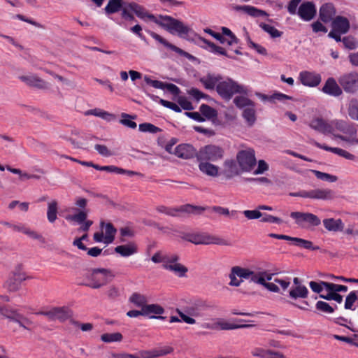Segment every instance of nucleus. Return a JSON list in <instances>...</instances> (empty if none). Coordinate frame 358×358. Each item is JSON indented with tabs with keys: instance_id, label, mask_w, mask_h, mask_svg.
<instances>
[{
	"instance_id": "nucleus-1",
	"label": "nucleus",
	"mask_w": 358,
	"mask_h": 358,
	"mask_svg": "<svg viewBox=\"0 0 358 358\" xmlns=\"http://www.w3.org/2000/svg\"><path fill=\"white\" fill-rule=\"evenodd\" d=\"M182 238L195 245H231L225 239L206 232L185 234Z\"/></svg>"
},
{
	"instance_id": "nucleus-2",
	"label": "nucleus",
	"mask_w": 358,
	"mask_h": 358,
	"mask_svg": "<svg viewBox=\"0 0 358 358\" xmlns=\"http://www.w3.org/2000/svg\"><path fill=\"white\" fill-rule=\"evenodd\" d=\"M114 277L111 271L106 268H94L85 274L87 282L82 285L93 289H98L106 285Z\"/></svg>"
},
{
	"instance_id": "nucleus-3",
	"label": "nucleus",
	"mask_w": 358,
	"mask_h": 358,
	"mask_svg": "<svg viewBox=\"0 0 358 358\" xmlns=\"http://www.w3.org/2000/svg\"><path fill=\"white\" fill-rule=\"evenodd\" d=\"M208 307L209 306L205 301H196L191 305L186 306L184 311L177 308L176 313L179 315L182 321L189 324H194L196 323V320L192 317L203 316L201 311Z\"/></svg>"
},
{
	"instance_id": "nucleus-4",
	"label": "nucleus",
	"mask_w": 358,
	"mask_h": 358,
	"mask_svg": "<svg viewBox=\"0 0 358 358\" xmlns=\"http://www.w3.org/2000/svg\"><path fill=\"white\" fill-rule=\"evenodd\" d=\"M0 315L8 319L10 322L17 324L24 329L31 331L34 327V322L31 320L21 314L17 310L9 306H0Z\"/></svg>"
},
{
	"instance_id": "nucleus-5",
	"label": "nucleus",
	"mask_w": 358,
	"mask_h": 358,
	"mask_svg": "<svg viewBox=\"0 0 358 358\" xmlns=\"http://www.w3.org/2000/svg\"><path fill=\"white\" fill-rule=\"evenodd\" d=\"M157 24L171 34H173L176 33L180 36L187 34L189 31V27L185 25L181 21L169 15H159Z\"/></svg>"
},
{
	"instance_id": "nucleus-6",
	"label": "nucleus",
	"mask_w": 358,
	"mask_h": 358,
	"mask_svg": "<svg viewBox=\"0 0 358 358\" xmlns=\"http://www.w3.org/2000/svg\"><path fill=\"white\" fill-rule=\"evenodd\" d=\"M224 150L218 145L209 144L198 150V162H217L224 157Z\"/></svg>"
},
{
	"instance_id": "nucleus-7",
	"label": "nucleus",
	"mask_w": 358,
	"mask_h": 358,
	"mask_svg": "<svg viewBox=\"0 0 358 358\" xmlns=\"http://www.w3.org/2000/svg\"><path fill=\"white\" fill-rule=\"evenodd\" d=\"M156 210L161 213L166 214L169 216H178V213H192L194 215H201L205 210V207L193 206L191 204H185L176 208H169L165 206H159Z\"/></svg>"
},
{
	"instance_id": "nucleus-8",
	"label": "nucleus",
	"mask_w": 358,
	"mask_h": 358,
	"mask_svg": "<svg viewBox=\"0 0 358 358\" xmlns=\"http://www.w3.org/2000/svg\"><path fill=\"white\" fill-rule=\"evenodd\" d=\"M236 159L243 172H251L257 164L255 150L251 148L240 150Z\"/></svg>"
},
{
	"instance_id": "nucleus-9",
	"label": "nucleus",
	"mask_w": 358,
	"mask_h": 358,
	"mask_svg": "<svg viewBox=\"0 0 358 358\" xmlns=\"http://www.w3.org/2000/svg\"><path fill=\"white\" fill-rule=\"evenodd\" d=\"M243 92V87L239 85L231 79L220 81L217 85V92L222 98L226 100L231 99L234 94L242 93Z\"/></svg>"
},
{
	"instance_id": "nucleus-10",
	"label": "nucleus",
	"mask_w": 358,
	"mask_h": 358,
	"mask_svg": "<svg viewBox=\"0 0 358 358\" xmlns=\"http://www.w3.org/2000/svg\"><path fill=\"white\" fill-rule=\"evenodd\" d=\"M290 195L320 200H331L336 197L335 192L328 188H317L309 191L303 190L296 193H290Z\"/></svg>"
},
{
	"instance_id": "nucleus-11",
	"label": "nucleus",
	"mask_w": 358,
	"mask_h": 358,
	"mask_svg": "<svg viewBox=\"0 0 358 358\" xmlns=\"http://www.w3.org/2000/svg\"><path fill=\"white\" fill-rule=\"evenodd\" d=\"M342 90L346 93L355 94L358 91V73L355 71L343 74L338 78Z\"/></svg>"
},
{
	"instance_id": "nucleus-12",
	"label": "nucleus",
	"mask_w": 358,
	"mask_h": 358,
	"mask_svg": "<svg viewBox=\"0 0 358 358\" xmlns=\"http://www.w3.org/2000/svg\"><path fill=\"white\" fill-rule=\"evenodd\" d=\"M340 122L338 120H334L331 122H327L324 120L320 117H316L313 119L308 124L309 127L323 134H333L334 131V127H338Z\"/></svg>"
},
{
	"instance_id": "nucleus-13",
	"label": "nucleus",
	"mask_w": 358,
	"mask_h": 358,
	"mask_svg": "<svg viewBox=\"0 0 358 358\" xmlns=\"http://www.w3.org/2000/svg\"><path fill=\"white\" fill-rule=\"evenodd\" d=\"M37 314L44 315L52 321L57 320L60 322H64L71 317L72 312L68 307L62 306L54 307L49 310L41 311Z\"/></svg>"
},
{
	"instance_id": "nucleus-14",
	"label": "nucleus",
	"mask_w": 358,
	"mask_h": 358,
	"mask_svg": "<svg viewBox=\"0 0 358 358\" xmlns=\"http://www.w3.org/2000/svg\"><path fill=\"white\" fill-rule=\"evenodd\" d=\"M290 217L295 220L298 225L301 227H304V223L313 227L318 226L321 223L320 219L310 213L292 212Z\"/></svg>"
},
{
	"instance_id": "nucleus-15",
	"label": "nucleus",
	"mask_w": 358,
	"mask_h": 358,
	"mask_svg": "<svg viewBox=\"0 0 358 358\" xmlns=\"http://www.w3.org/2000/svg\"><path fill=\"white\" fill-rule=\"evenodd\" d=\"M87 210H79L78 213L73 215H68L65 217V219L69 222H74L78 224H81L79 228L80 231H87L90 227L92 225L93 222L92 220H87Z\"/></svg>"
},
{
	"instance_id": "nucleus-16",
	"label": "nucleus",
	"mask_w": 358,
	"mask_h": 358,
	"mask_svg": "<svg viewBox=\"0 0 358 358\" xmlns=\"http://www.w3.org/2000/svg\"><path fill=\"white\" fill-rule=\"evenodd\" d=\"M27 279L25 274L22 272L13 271L4 283V287L8 292L17 291L21 285V282Z\"/></svg>"
},
{
	"instance_id": "nucleus-17",
	"label": "nucleus",
	"mask_w": 358,
	"mask_h": 358,
	"mask_svg": "<svg viewBox=\"0 0 358 358\" xmlns=\"http://www.w3.org/2000/svg\"><path fill=\"white\" fill-rule=\"evenodd\" d=\"M80 164L88 166H92L94 169L100 171H106L110 173H115L117 174H122L128 178H132L136 176H139L140 174L137 172L131 171H127L124 170L118 167H116L115 166H100L97 164H94L92 162H80Z\"/></svg>"
},
{
	"instance_id": "nucleus-18",
	"label": "nucleus",
	"mask_w": 358,
	"mask_h": 358,
	"mask_svg": "<svg viewBox=\"0 0 358 358\" xmlns=\"http://www.w3.org/2000/svg\"><path fill=\"white\" fill-rule=\"evenodd\" d=\"M173 154L179 158L189 159L197 158L198 151L191 144L182 143L174 148Z\"/></svg>"
},
{
	"instance_id": "nucleus-19",
	"label": "nucleus",
	"mask_w": 358,
	"mask_h": 358,
	"mask_svg": "<svg viewBox=\"0 0 358 358\" xmlns=\"http://www.w3.org/2000/svg\"><path fill=\"white\" fill-rule=\"evenodd\" d=\"M299 78L304 86L310 87H317L322 80L320 74L308 71L300 72Z\"/></svg>"
},
{
	"instance_id": "nucleus-20",
	"label": "nucleus",
	"mask_w": 358,
	"mask_h": 358,
	"mask_svg": "<svg viewBox=\"0 0 358 358\" xmlns=\"http://www.w3.org/2000/svg\"><path fill=\"white\" fill-rule=\"evenodd\" d=\"M129 8L138 17L142 20L148 19L157 24L159 16L156 17L150 13L143 6L135 2H130L129 3Z\"/></svg>"
},
{
	"instance_id": "nucleus-21",
	"label": "nucleus",
	"mask_w": 358,
	"mask_h": 358,
	"mask_svg": "<svg viewBox=\"0 0 358 358\" xmlns=\"http://www.w3.org/2000/svg\"><path fill=\"white\" fill-rule=\"evenodd\" d=\"M316 12L315 4L313 2L306 1L299 6L297 13L303 20L310 21L314 18Z\"/></svg>"
},
{
	"instance_id": "nucleus-22",
	"label": "nucleus",
	"mask_w": 358,
	"mask_h": 358,
	"mask_svg": "<svg viewBox=\"0 0 358 358\" xmlns=\"http://www.w3.org/2000/svg\"><path fill=\"white\" fill-rule=\"evenodd\" d=\"M322 92L334 97L339 96L343 94L341 85H339L336 80L332 77L327 78L322 88Z\"/></svg>"
},
{
	"instance_id": "nucleus-23",
	"label": "nucleus",
	"mask_w": 358,
	"mask_h": 358,
	"mask_svg": "<svg viewBox=\"0 0 358 358\" xmlns=\"http://www.w3.org/2000/svg\"><path fill=\"white\" fill-rule=\"evenodd\" d=\"M310 143L318 148L324 150L326 151L331 152H333L336 155H338L342 157H344L347 159L354 160L355 158V155H353L352 154L350 153L349 152H348L343 149H341L339 148L329 147L325 144H321V143L315 141V140H311L310 141Z\"/></svg>"
},
{
	"instance_id": "nucleus-24",
	"label": "nucleus",
	"mask_w": 358,
	"mask_h": 358,
	"mask_svg": "<svg viewBox=\"0 0 358 358\" xmlns=\"http://www.w3.org/2000/svg\"><path fill=\"white\" fill-rule=\"evenodd\" d=\"M150 36L154 38L155 41H158L161 44L164 45L166 48L170 49L171 50L176 52L180 56H183L187 58L192 57V55L189 54L188 52L184 51L183 50L179 48L178 47L168 42L166 39H164L163 37H162L158 34L154 32V31H149Z\"/></svg>"
},
{
	"instance_id": "nucleus-25",
	"label": "nucleus",
	"mask_w": 358,
	"mask_h": 358,
	"mask_svg": "<svg viewBox=\"0 0 358 358\" xmlns=\"http://www.w3.org/2000/svg\"><path fill=\"white\" fill-rule=\"evenodd\" d=\"M114 251L122 257H128L138 252V245L134 242H129L115 247Z\"/></svg>"
},
{
	"instance_id": "nucleus-26",
	"label": "nucleus",
	"mask_w": 358,
	"mask_h": 358,
	"mask_svg": "<svg viewBox=\"0 0 358 358\" xmlns=\"http://www.w3.org/2000/svg\"><path fill=\"white\" fill-rule=\"evenodd\" d=\"M164 313V308L159 304H146L143 308L144 316H148L150 318L164 320L165 317L160 316Z\"/></svg>"
},
{
	"instance_id": "nucleus-27",
	"label": "nucleus",
	"mask_w": 358,
	"mask_h": 358,
	"mask_svg": "<svg viewBox=\"0 0 358 358\" xmlns=\"http://www.w3.org/2000/svg\"><path fill=\"white\" fill-rule=\"evenodd\" d=\"M241 169L234 159H226L223 164V173L227 177H234L240 174Z\"/></svg>"
},
{
	"instance_id": "nucleus-28",
	"label": "nucleus",
	"mask_w": 358,
	"mask_h": 358,
	"mask_svg": "<svg viewBox=\"0 0 358 358\" xmlns=\"http://www.w3.org/2000/svg\"><path fill=\"white\" fill-rule=\"evenodd\" d=\"M199 40L203 42L205 45H206V46L201 45V47L203 48L208 50L210 52L215 55H224L229 58L232 57L231 55H229L227 54V52L224 48L215 45L214 43L209 41L208 40L206 39L203 37L199 36Z\"/></svg>"
},
{
	"instance_id": "nucleus-29",
	"label": "nucleus",
	"mask_w": 358,
	"mask_h": 358,
	"mask_svg": "<svg viewBox=\"0 0 358 358\" xmlns=\"http://www.w3.org/2000/svg\"><path fill=\"white\" fill-rule=\"evenodd\" d=\"M332 28L338 33L346 34L350 29L348 19L343 16H336L332 21Z\"/></svg>"
},
{
	"instance_id": "nucleus-30",
	"label": "nucleus",
	"mask_w": 358,
	"mask_h": 358,
	"mask_svg": "<svg viewBox=\"0 0 358 358\" xmlns=\"http://www.w3.org/2000/svg\"><path fill=\"white\" fill-rule=\"evenodd\" d=\"M179 259V257L177 255H167L164 253L162 251L157 252L151 258V260L155 263H163L166 264L168 263H176Z\"/></svg>"
},
{
	"instance_id": "nucleus-31",
	"label": "nucleus",
	"mask_w": 358,
	"mask_h": 358,
	"mask_svg": "<svg viewBox=\"0 0 358 358\" xmlns=\"http://www.w3.org/2000/svg\"><path fill=\"white\" fill-rule=\"evenodd\" d=\"M126 2L123 0H109L103 8L104 13L108 16L121 12Z\"/></svg>"
},
{
	"instance_id": "nucleus-32",
	"label": "nucleus",
	"mask_w": 358,
	"mask_h": 358,
	"mask_svg": "<svg viewBox=\"0 0 358 358\" xmlns=\"http://www.w3.org/2000/svg\"><path fill=\"white\" fill-rule=\"evenodd\" d=\"M335 13V8L331 3L323 4L320 8V18L325 23L330 22Z\"/></svg>"
},
{
	"instance_id": "nucleus-33",
	"label": "nucleus",
	"mask_w": 358,
	"mask_h": 358,
	"mask_svg": "<svg viewBox=\"0 0 358 358\" xmlns=\"http://www.w3.org/2000/svg\"><path fill=\"white\" fill-rule=\"evenodd\" d=\"M222 78L220 76L208 73L206 76L200 78V82L207 90H214L217 85L220 82Z\"/></svg>"
},
{
	"instance_id": "nucleus-34",
	"label": "nucleus",
	"mask_w": 358,
	"mask_h": 358,
	"mask_svg": "<svg viewBox=\"0 0 358 358\" xmlns=\"http://www.w3.org/2000/svg\"><path fill=\"white\" fill-rule=\"evenodd\" d=\"M199 170L204 174L210 177H217L219 173V167L209 162H199Z\"/></svg>"
},
{
	"instance_id": "nucleus-35",
	"label": "nucleus",
	"mask_w": 358,
	"mask_h": 358,
	"mask_svg": "<svg viewBox=\"0 0 358 358\" xmlns=\"http://www.w3.org/2000/svg\"><path fill=\"white\" fill-rule=\"evenodd\" d=\"M20 79L29 86L38 88H45L47 87V83L36 76H22L20 77Z\"/></svg>"
},
{
	"instance_id": "nucleus-36",
	"label": "nucleus",
	"mask_w": 358,
	"mask_h": 358,
	"mask_svg": "<svg viewBox=\"0 0 358 358\" xmlns=\"http://www.w3.org/2000/svg\"><path fill=\"white\" fill-rule=\"evenodd\" d=\"M308 290L306 286L292 287L289 291V297L294 301L308 297Z\"/></svg>"
},
{
	"instance_id": "nucleus-37",
	"label": "nucleus",
	"mask_w": 358,
	"mask_h": 358,
	"mask_svg": "<svg viewBox=\"0 0 358 358\" xmlns=\"http://www.w3.org/2000/svg\"><path fill=\"white\" fill-rule=\"evenodd\" d=\"M323 224L325 229L329 231H341L343 229V223L341 219L334 218L324 219Z\"/></svg>"
},
{
	"instance_id": "nucleus-38",
	"label": "nucleus",
	"mask_w": 358,
	"mask_h": 358,
	"mask_svg": "<svg viewBox=\"0 0 358 358\" xmlns=\"http://www.w3.org/2000/svg\"><path fill=\"white\" fill-rule=\"evenodd\" d=\"M242 116L248 126H252L256 122L255 104L245 108L243 110Z\"/></svg>"
},
{
	"instance_id": "nucleus-39",
	"label": "nucleus",
	"mask_w": 358,
	"mask_h": 358,
	"mask_svg": "<svg viewBox=\"0 0 358 358\" xmlns=\"http://www.w3.org/2000/svg\"><path fill=\"white\" fill-rule=\"evenodd\" d=\"M162 266L164 268L178 274L180 277L185 276L188 271L186 266L178 263V262L163 264Z\"/></svg>"
},
{
	"instance_id": "nucleus-40",
	"label": "nucleus",
	"mask_w": 358,
	"mask_h": 358,
	"mask_svg": "<svg viewBox=\"0 0 358 358\" xmlns=\"http://www.w3.org/2000/svg\"><path fill=\"white\" fill-rule=\"evenodd\" d=\"M236 10H242L252 17H260L266 15V13L252 6H237Z\"/></svg>"
},
{
	"instance_id": "nucleus-41",
	"label": "nucleus",
	"mask_w": 358,
	"mask_h": 358,
	"mask_svg": "<svg viewBox=\"0 0 358 358\" xmlns=\"http://www.w3.org/2000/svg\"><path fill=\"white\" fill-rule=\"evenodd\" d=\"M217 329L220 330H234L239 328H248L252 327V324H234L223 320H218L216 322Z\"/></svg>"
},
{
	"instance_id": "nucleus-42",
	"label": "nucleus",
	"mask_w": 358,
	"mask_h": 358,
	"mask_svg": "<svg viewBox=\"0 0 358 358\" xmlns=\"http://www.w3.org/2000/svg\"><path fill=\"white\" fill-rule=\"evenodd\" d=\"M260 184L264 187H267L271 191L282 190L284 188L283 180H259Z\"/></svg>"
},
{
	"instance_id": "nucleus-43",
	"label": "nucleus",
	"mask_w": 358,
	"mask_h": 358,
	"mask_svg": "<svg viewBox=\"0 0 358 358\" xmlns=\"http://www.w3.org/2000/svg\"><path fill=\"white\" fill-rule=\"evenodd\" d=\"M292 243L294 245L310 250H317L320 249L319 246L313 245V242H311L310 241L305 240L300 238L294 237Z\"/></svg>"
},
{
	"instance_id": "nucleus-44",
	"label": "nucleus",
	"mask_w": 358,
	"mask_h": 358,
	"mask_svg": "<svg viewBox=\"0 0 358 358\" xmlns=\"http://www.w3.org/2000/svg\"><path fill=\"white\" fill-rule=\"evenodd\" d=\"M129 301L136 306L141 308V309H143L148 303L146 296L136 292L131 294L129 298Z\"/></svg>"
},
{
	"instance_id": "nucleus-45",
	"label": "nucleus",
	"mask_w": 358,
	"mask_h": 358,
	"mask_svg": "<svg viewBox=\"0 0 358 358\" xmlns=\"http://www.w3.org/2000/svg\"><path fill=\"white\" fill-rule=\"evenodd\" d=\"M199 110L201 115L208 120L215 118L217 116V112L215 108L204 103L200 106Z\"/></svg>"
},
{
	"instance_id": "nucleus-46",
	"label": "nucleus",
	"mask_w": 358,
	"mask_h": 358,
	"mask_svg": "<svg viewBox=\"0 0 358 358\" xmlns=\"http://www.w3.org/2000/svg\"><path fill=\"white\" fill-rule=\"evenodd\" d=\"M117 232L116 229L111 223H107L105 226V237L104 243L106 244L111 243L115 238V235Z\"/></svg>"
},
{
	"instance_id": "nucleus-47",
	"label": "nucleus",
	"mask_w": 358,
	"mask_h": 358,
	"mask_svg": "<svg viewBox=\"0 0 358 358\" xmlns=\"http://www.w3.org/2000/svg\"><path fill=\"white\" fill-rule=\"evenodd\" d=\"M222 35L227 38L226 43L228 45H233L238 43V38L235 34L227 27H222Z\"/></svg>"
},
{
	"instance_id": "nucleus-48",
	"label": "nucleus",
	"mask_w": 358,
	"mask_h": 358,
	"mask_svg": "<svg viewBox=\"0 0 358 358\" xmlns=\"http://www.w3.org/2000/svg\"><path fill=\"white\" fill-rule=\"evenodd\" d=\"M57 202L52 201L48 203L47 217L50 222L53 223L57 219Z\"/></svg>"
},
{
	"instance_id": "nucleus-49",
	"label": "nucleus",
	"mask_w": 358,
	"mask_h": 358,
	"mask_svg": "<svg viewBox=\"0 0 358 358\" xmlns=\"http://www.w3.org/2000/svg\"><path fill=\"white\" fill-rule=\"evenodd\" d=\"M121 120L120 123L131 129H136L137 124L133 121L136 116H132L129 114L122 113H121Z\"/></svg>"
},
{
	"instance_id": "nucleus-50",
	"label": "nucleus",
	"mask_w": 358,
	"mask_h": 358,
	"mask_svg": "<svg viewBox=\"0 0 358 358\" xmlns=\"http://www.w3.org/2000/svg\"><path fill=\"white\" fill-rule=\"evenodd\" d=\"M259 27L266 33L270 34L272 38H278L282 36L283 32L278 30L273 26L266 23H260Z\"/></svg>"
},
{
	"instance_id": "nucleus-51",
	"label": "nucleus",
	"mask_w": 358,
	"mask_h": 358,
	"mask_svg": "<svg viewBox=\"0 0 358 358\" xmlns=\"http://www.w3.org/2000/svg\"><path fill=\"white\" fill-rule=\"evenodd\" d=\"M232 268L234 273L241 279H249L250 276L252 274V271L247 268L235 266H233Z\"/></svg>"
},
{
	"instance_id": "nucleus-52",
	"label": "nucleus",
	"mask_w": 358,
	"mask_h": 358,
	"mask_svg": "<svg viewBox=\"0 0 358 358\" xmlns=\"http://www.w3.org/2000/svg\"><path fill=\"white\" fill-rule=\"evenodd\" d=\"M234 103L238 108L243 109L250 106H253V103H255L250 99L243 96H236L234 99Z\"/></svg>"
},
{
	"instance_id": "nucleus-53",
	"label": "nucleus",
	"mask_w": 358,
	"mask_h": 358,
	"mask_svg": "<svg viewBox=\"0 0 358 358\" xmlns=\"http://www.w3.org/2000/svg\"><path fill=\"white\" fill-rule=\"evenodd\" d=\"M122 338V335L119 332L106 333L101 336V340L104 343L120 342Z\"/></svg>"
},
{
	"instance_id": "nucleus-54",
	"label": "nucleus",
	"mask_w": 358,
	"mask_h": 358,
	"mask_svg": "<svg viewBox=\"0 0 358 358\" xmlns=\"http://www.w3.org/2000/svg\"><path fill=\"white\" fill-rule=\"evenodd\" d=\"M315 308L320 312L331 314L333 313L335 309L337 308V306L335 305L334 307L325 301H318L315 304Z\"/></svg>"
},
{
	"instance_id": "nucleus-55",
	"label": "nucleus",
	"mask_w": 358,
	"mask_h": 358,
	"mask_svg": "<svg viewBox=\"0 0 358 358\" xmlns=\"http://www.w3.org/2000/svg\"><path fill=\"white\" fill-rule=\"evenodd\" d=\"M261 97L263 100H268V101H273V102L275 100L282 101L284 100H291L292 99V96H289L287 94H282L280 92L274 93L273 95H271L270 96L263 94V95H261Z\"/></svg>"
},
{
	"instance_id": "nucleus-56",
	"label": "nucleus",
	"mask_w": 358,
	"mask_h": 358,
	"mask_svg": "<svg viewBox=\"0 0 358 358\" xmlns=\"http://www.w3.org/2000/svg\"><path fill=\"white\" fill-rule=\"evenodd\" d=\"M138 129L139 131L141 132H148L150 134H156L159 131H161L162 130L160 128L148 122L140 124L138 126Z\"/></svg>"
},
{
	"instance_id": "nucleus-57",
	"label": "nucleus",
	"mask_w": 358,
	"mask_h": 358,
	"mask_svg": "<svg viewBox=\"0 0 358 358\" xmlns=\"http://www.w3.org/2000/svg\"><path fill=\"white\" fill-rule=\"evenodd\" d=\"M324 289L327 291H333L334 292H346L348 289V287L345 285L334 284L332 282L324 283Z\"/></svg>"
},
{
	"instance_id": "nucleus-58",
	"label": "nucleus",
	"mask_w": 358,
	"mask_h": 358,
	"mask_svg": "<svg viewBox=\"0 0 358 358\" xmlns=\"http://www.w3.org/2000/svg\"><path fill=\"white\" fill-rule=\"evenodd\" d=\"M357 300V292H350L345 298V308L348 310H355L352 308L354 303Z\"/></svg>"
},
{
	"instance_id": "nucleus-59",
	"label": "nucleus",
	"mask_w": 358,
	"mask_h": 358,
	"mask_svg": "<svg viewBox=\"0 0 358 358\" xmlns=\"http://www.w3.org/2000/svg\"><path fill=\"white\" fill-rule=\"evenodd\" d=\"M188 94L196 101H199L201 99H208L210 98L209 95L194 87L188 90Z\"/></svg>"
},
{
	"instance_id": "nucleus-60",
	"label": "nucleus",
	"mask_w": 358,
	"mask_h": 358,
	"mask_svg": "<svg viewBox=\"0 0 358 358\" xmlns=\"http://www.w3.org/2000/svg\"><path fill=\"white\" fill-rule=\"evenodd\" d=\"M349 115L354 120H358V101L352 100L348 109Z\"/></svg>"
},
{
	"instance_id": "nucleus-61",
	"label": "nucleus",
	"mask_w": 358,
	"mask_h": 358,
	"mask_svg": "<svg viewBox=\"0 0 358 358\" xmlns=\"http://www.w3.org/2000/svg\"><path fill=\"white\" fill-rule=\"evenodd\" d=\"M247 42H248V45L250 48L255 50L258 53L261 54V55H266L267 52H266V50L265 48H264L263 46L257 44V43H254L250 38L249 36H247Z\"/></svg>"
},
{
	"instance_id": "nucleus-62",
	"label": "nucleus",
	"mask_w": 358,
	"mask_h": 358,
	"mask_svg": "<svg viewBox=\"0 0 358 358\" xmlns=\"http://www.w3.org/2000/svg\"><path fill=\"white\" fill-rule=\"evenodd\" d=\"M333 337L338 341L346 342L352 345H355V346L358 347V343L356 342V340L358 338V336L356 334H354L352 338L348 337V336H339V335H334Z\"/></svg>"
},
{
	"instance_id": "nucleus-63",
	"label": "nucleus",
	"mask_w": 358,
	"mask_h": 358,
	"mask_svg": "<svg viewBox=\"0 0 358 358\" xmlns=\"http://www.w3.org/2000/svg\"><path fill=\"white\" fill-rule=\"evenodd\" d=\"M121 17L122 19L129 21H134V16L132 14V11L129 8V3H126L122 10H121Z\"/></svg>"
},
{
	"instance_id": "nucleus-64",
	"label": "nucleus",
	"mask_w": 358,
	"mask_h": 358,
	"mask_svg": "<svg viewBox=\"0 0 358 358\" xmlns=\"http://www.w3.org/2000/svg\"><path fill=\"white\" fill-rule=\"evenodd\" d=\"M243 213L248 220L258 219L263 216V214L259 209L252 210H245L243 212Z\"/></svg>"
}]
</instances>
